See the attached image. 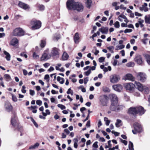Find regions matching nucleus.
Returning <instances> with one entry per match:
<instances>
[{
    "label": "nucleus",
    "instance_id": "obj_45",
    "mask_svg": "<svg viewBox=\"0 0 150 150\" xmlns=\"http://www.w3.org/2000/svg\"><path fill=\"white\" fill-rule=\"evenodd\" d=\"M57 106L61 110H63L66 108V107L62 104H59L57 105Z\"/></svg>",
    "mask_w": 150,
    "mask_h": 150
},
{
    "label": "nucleus",
    "instance_id": "obj_16",
    "mask_svg": "<svg viewBox=\"0 0 150 150\" xmlns=\"http://www.w3.org/2000/svg\"><path fill=\"white\" fill-rule=\"evenodd\" d=\"M4 107L6 110L8 112L11 111L13 109L12 106L8 102H6L5 103Z\"/></svg>",
    "mask_w": 150,
    "mask_h": 150
},
{
    "label": "nucleus",
    "instance_id": "obj_28",
    "mask_svg": "<svg viewBox=\"0 0 150 150\" xmlns=\"http://www.w3.org/2000/svg\"><path fill=\"white\" fill-rule=\"evenodd\" d=\"M144 20L146 23L150 24V15L145 16L144 17Z\"/></svg>",
    "mask_w": 150,
    "mask_h": 150
},
{
    "label": "nucleus",
    "instance_id": "obj_61",
    "mask_svg": "<svg viewBox=\"0 0 150 150\" xmlns=\"http://www.w3.org/2000/svg\"><path fill=\"white\" fill-rule=\"evenodd\" d=\"M30 94L31 96H33L35 94V92L34 90H30Z\"/></svg>",
    "mask_w": 150,
    "mask_h": 150
},
{
    "label": "nucleus",
    "instance_id": "obj_51",
    "mask_svg": "<svg viewBox=\"0 0 150 150\" xmlns=\"http://www.w3.org/2000/svg\"><path fill=\"white\" fill-rule=\"evenodd\" d=\"M105 59V58L104 57H101L99 58L98 61L100 62H102Z\"/></svg>",
    "mask_w": 150,
    "mask_h": 150
},
{
    "label": "nucleus",
    "instance_id": "obj_50",
    "mask_svg": "<svg viewBox=\"0 0 150 150\" xmlns=\"http://www.w3.org/2000/svg\"><path fill=\"white\" fill-rule=\"evenodd\" d=\"M93 49H95V51L94 54L95 55H97L99 53V51L97 50L96 47L95 46L93 47Z\"/></svg>",
    "mask_w": 150,
    "mask_h": 150
},
{
    "label": "nucleus",
    "instance_id": "obj_53",
    "mask_svg": "<svg viewBox=\"0 0 150 150\" xmlns=\"http://www.w3.org/2000/svg\"><path fill=\"white\" fill-rule=\"evenodd\" d=\"M33 57L35 59H36L39 58V55L34 52L33 53Z\"/></svg>",
    "mask_w": 150,
    "mask_h": 150
},
{
    "label": "nucleus",
    "instance_id": "obj_3",
    "mask_svg": "<svg viewBox=\"0 0 150 150\" xmlns=\"http://www.w3.org/2000/svg\"><path fill=\"white\" fill-rule=\"evenodd\" d=\"M30 24L32 25L31 29L35 30L40 28L41 25V23L40 21L33 20L31 21Z\"/></svg>",
    "mask_w": 150,
    "mask_h": 150
},
{
    "label": "nucleus",
    "instance_id": "obj_10",
    "mask_svg": "<svg viewBox=\"0 0 150 150\" xmlns=\"http://www.w3.org/2000/svg\"><path fill=\"white\" fill-rule=\"evenodd\" d=\"M137 76L138 79L142 82H144L146 80V76L143 73H138L137 74Z\"/></svg>",
    "mask_w": 150,
    "mask_h": 150
},
{
    "label": "nucleus",
    "instance_id": "obj_32",
    "mask_svg": "<svg viewBox=\"0 0 150 150\" xmlns=\"http://www.w3.org/2000/svg\"><path fill=\"white\" fill-rule=\"evenodd\" d=\"M37 6L38 9L40 11H43L45 9V7L43 5L37 4Z\"/></svg>",
    "mask_w": 150,
    "mask_h": 150
},
{
    "label": "nucleus",
    "instance_id": "obj_5",
    "mask_svg": "<svg viewBox=\"0 0 150 150\" xmlns=\"http://www.w3.org/2000/svg\"><path fill=\"white\" fill-rule=\"evenodd\" d=\"M134 129L132 130V132L134 134L138 133H140L142 131V127L141 125L138 123H135L134 125Z\"/></svg>",
    "mask_w": 150,
    "mask_h": 150
},
{
    "label": "nucleus",
    "instance_id": "obj_38",
    "mask_svg": "<svg viewBox=\"0 0 150 150\" xmlns=\"http://www.w3.org/2000/svg\"><path fill=\"white\" fill-rule=\"evenodd\" d=\"M103 90L105 93H109L110 91L109 88L106 86H104L103 87Z\"/></svg>",
    "mask_w": 150,
    "mask_h": 150
},
{
    "label": "nucleus",
    "instance_id": "obj_62",
    "mask_svg": "<svg viewBox=\"0 0 150 150\" xmlns=\"http://www.w3.org/2000/svg\"><path fill=\"white\" fill-rule=\"evenodd\" d=\"M121 25L122 27H127L128 26L127 23H122L121 24Z\"/></svg>",
    "mask_w": 150,
    "mask_h": 150
},
{
    "label": "nucleus",
    "instance_id": "obj_47",
    "mask_svg": "<svg viewBox=\"0 0 150 150\" xmlns=\"http://www.w3.org/2000/svg\"><path fill=\"white\" fill-rule=\"evenodd\" d=\"M121 16L122 17V18L124 19V21L126 23L129 22V20L127 19L125 15Z\"/></svg>",
    "mask_w": 150,
    "mask_h": 150
},
{
    "label": "nucleus",
    "instance_id": "obj_58",
    "mask_svg": "<svg viewBox=\"0 0 150 150\" xmlns=\"http://www.w3.org/2000/svg\"><path fill=\"white\" fill-rule=\"evenodd\" d=\"M12 100L14 102H16L17 101V99L16 97L13 95H12Z\"/></svg>",
    "mask_w": 150,
    "mask_h": 150
},
{
    "label": "nucleus",
    "instance_id": "obj_26",
    "mask_svg": "<svg viewBox=\"0 0 150 150\" xmlns=\"http://www.w3.org/2000/svg\"><path fill=\"white\" fill-rule=\"evenodd\" d=\"M85 3L86 6L88 8H90L91 6L92 1L91 0H85Z\"/></svg>",
    "mask_w": 150,
    "mask_h": 150
},
{
    "label": "nucleus",
    "instance_id": "obj_2",
    "mask_svg": "<svg viewBox=\"0 0 150 150\" xmlns=\"http://www.w3.org/2000/svg\"><path fill=\"white\" fill-rule=\"evenodd\" d=\"M110 107V109L112 111H116L123 109L124 106L122 105H120L118 102H113L111 103Z\"/></svg>",
    "mask_w": 150,
    "mask_h": 150
},
{
    "label": "nucleus",
    "instance_id": "obj_49",
    "mask_svg": "<svg viewBox=\"0 0 150 150\" xmlns=\"http://www.w3.org/2000/svg\"><path fill=\"white\" fill-rule=\"evenodd\" d=\"M126 65L127 67H133L134 65V64L133 62H130L128 63Z\"/></svg>",
    "mask_w": 150,
    "mask_h": 150
},
{
    "label": "nucleus",
    "instance_id": "obj_56",
    "mask_svg": "<svg viewBox=\"0 0 150 150\" xmlns=\"http://www.w3.org/2000/svg\"><path fill=\"white\" fill-rule=\"evenodd\" d=\"M49 76L48 74H46L45 75V77H44V79H46L47 80V82H49Z\"/></svg>",
    "mask_w": 150,
    "mask_h": 150
},
{
    "label": "nucleus",
    "instance_id": "obj_59",
    "mask_svg": "<svg viewBox=\"0 0 150 150\" xmlns=\"http://www.w3.org/2000/svg\"><path fill=\"white\" fill-rule=\"evenodd\" d=\"M148 40V39L147 38H145L141 40L144 44H146V41Z\"/></svg>",
    "mask_w": 150,
    "mask_h": 150
},
{
    "label": "nucleus",
    "instance_id": "obj_30",
    "mask_svg": "<svg viewBox=\"0 0 150 150\" xmlns=\"http://www.w3.org/2000/svg\"><path fill=\"white\" fill-rule=\"evenodd\" d=\"M69 57V55L67 54V53L65 52H64L63 54L62 57V59L63 60H67L68 59Z\"/></svg>",
    "mask_w": 150,
    "mask_h": 150
},
{
    "label": "nucleus",
    "instance_id": "obj_6",
    "mask_svg": "<svg viewBox=\"0 0 150 150\" xmlns=\"http://www.w3.org/2000/svg\"><path fill=\"white\" fill-rule=\"evenodd\" d=\"M76 3L74 0H68L66 4L67 8L70 10H75Z\"/></svg>",
    "mask_w": 150,
    "mask_h": 150
},
{
    "label": "nucleus",
    "instance_id": "obj_23",
    "mask_svg": "<svg viewBox=\"0 0 150 150\" xmlns=\"http://www.w3.org/2000/svg\"><path fill=\"white\" fill-rule=\"evenodd\" d=\"M147 4L146 3H144V4L142 5L141 7H139V9L141 11H144L145 12L147 11L148 8L147 7Z\"/></svg>",
    "mask_w": 150,
    "mask_h": 150
},
{
    "label": "nucleus",
    "instance_id": "obj_37",
    "mask_svg": "<svg viewBox=\"0 0 150 150\" xmlns=\"http://www.w3.org/2000/svg\"><path fill=\"white\" fill-rule=\"evenodd\" d=\"M107 49H108L109 51L112 53H114V47L113 46H109L107 47Z\"/></svg>",
    "mask_w": 150,
    "mask_h": 150
},
{
    "label": "nucleus",
    "instance_id": "obj_4",
    "mask_svg": "<svg viewBox=\"0 0 150 150\" xmlns=\"http://www.w3.org/2000/svg\"><path fill=\"white\" fill-rule=\"evenodd\" d=\"M59 49L56 47L52 48L50 51V54L51 57H59L60 54Z\"/></svg>",
    "mask_w": 150,
    "mask_h": 150
},
{
    "label": "nucleus",
    "instance_id": "obj_39",
    "mask_svg": "<svg viewBox=\"0 0 150 150\" xmlns=\"http://www.w3.org/2000/svg\"><path fill=\"white\" fill-rule=\"evenodd\" d=\"M129 150H133V144L132 142L130 141L129 144Z\"/></svg>",
    "mask_w": 150,
    "mask_h": 150
},
{
    "label": "nucleus",
    "instance_id": "obj_46",
    "mask_svg": "<svg viewBox=\"0 0 150 150\" xmlns=\"http://www.w3.org/2000/svg\"><path fill=\"white\" fill-rule=\"evenodd\" d=\"M46 44V42L44 40H42L41 41V43L40 44V46L42 47H44Z\"/></svg>",
    "mask_w": 150,
    "mask_h": 150
},
{
    "label": "nucleus",
    "instance_id": "obj_29",
    "mask_svg": "<svg viewBox=\"0 0 150 150\" xmlns=\"http://www.w3.org/2000/svg\"><path fill=\"white\" fill-rule=\"evenodd\" d=\"M144 57L146 59V62L148 64H150V55L147 54H145L143 55Z\"/></svg>",
    "mask_w": 150,
    "mask_h": 150
},
{
    "label": "nucleus",
    "instance_id": "obj_35",
    "mask_svg": "<svg viewBox=\"0 0 150 150\" xmlns=\"http://www.w3.org/2000/svg\"><path fill=\"white\" fill-rule=\"evenodd\" d=\"M39 145V144L38 143H36L34 145L30 146L29 149H34L38 147Z\"/></svg>",
    "mask_w": 150,
    "mask_h": 150
},
{
    "label": "nucleus",
    "instance_id": "obj_31",
    "mask_svg": "<svg viewBox=\"0 0 150 150\" xmlns=\"http://www.w3.org/2000/svg\"><path fill=\"white\" fill-rule=\"evenodd\" d=\"M60 37L59 34H56L54 35L53 38V40L54 41H57L59 39H60Z\"/></svg>",
    "mask_w": 150,
    "mask_h": 150
},
{
    "label": "nucleus",
    "instance_id": "obj_48",
    "mask_svg": "<svg viewBox=\"0 0 150 150\" xmlns=\"http://www.w3.org/2000/svg\"><path fill=\"white\" fill-rule=\"evenodd\" d=\"M68 94H71V95H73V91L71 90L70 88H69L67 92Z\"/></svg>",
    "mask_w": 150,
    "mask_h": 150
},
{
    "label": "nucleus",
    "instance_id": "obj_60",
    "mask_svg": "<svg viewBox=\"0 0 150 150\" xmlns=\"http://www.w3.org/2000/svg\"><path fill=\"white\" fill-rule=\"evenodd\" d=\"M121 16H124V15L121 14L118 17V19L120 21L122 22L123 21V18H122V17Z\"/></svg>",
    "mask_w": 150,
    "mask_h": 150
},
{
    "label": "nucleus",
    "instance_id": "obj_24",
    "mask_svg": "<svg viewBox=\"0 0 150 150\" xmlns=\"http://www.w3.org/2000/svg\"><path fill=\"white\" fill-rule=\"evenodd\" d=\"M99 30L103 34H107L108 31V28L107 27H102L101 28L99 29Z\"/></svg>",
    "mask_w": 150,
    "mask_h": 150
},
{
    "label": "nucleus",
    "instance_id": "obj_19",
    "mask_svg": "<svg viewBox=\"0 0 150 150\" xmlns=\"http://www.w3.org/2000/svg\"><path fill=\"white\" fill-rule=\"evenodd\" d=\"M112 87L115 91L119 92L121 91L123 88L122 86L120 84H117L113 85Z\"/></svg>",
    "mask_w": 150,
    "mask_h": 150
},
{
    "label": "nucleus",
    "instance_id": "obj_27",
    "mask_svg": "<svg viewBox=\"0 0 150 150\" xmlns=\"http://www.w3.org/2000/svg\"><path fill=\"white\" fill-rule=\"evenodd\" d=\"M4 53L6 55L5 58L7 61H9L11 59V55L10 54L5 50L4 51Z\"/></svg>",
    "mask_w": 150,
    "mask_h": 150
},
{
    "label": "nucleus",
    "instance_id": "obj_20",
    "mask_svg": "<svg viewBox=\"0 0 150 150\" xmlns=\"http://www.w3.org/2000/svg\"><path fill=\"white\" fill-rule=\"evenodd\" d=\"M51 57L50 54H48L45 52L42 55L41 58V60H47L49 59Z\"/></svg>",
    "mask_w": 150,
    "mask_h": 150
},
{
    "label": "nucleus",
    "instance_id": "obj_40",
    "mask_svg": "<svg viewBox=\"0 0 150 150\" xmlns=\"http://www.w3.org/2000/svg\"><path fill=\"white\" fill-rule=\"evenodd\" d=\"M144 22V21L143 20L141 19L140 18L139 19L138 22L139 23V24L140 25L141 28H142L144 26V25L143 24Z\"/></svg>",
    "mask_w": 150,
    "mask_h": 150
},
{
    "label": "nucleus",
    "instance_id": "obj_52",
    "mask_svg": "<svg viewBox=\"0 0 150 150\" xmlns=\"http://www.w3.org/2000/svg\"><path fill=\"white\" fill-rule=\"evenodd\" d=\"M36 103L37 105L40 106L42 105V101L40 100H38L36 101Z\"/></svg>",
    "mask_w": 150,
    "mask_h": 150
},
{
    "label": "nucleus",
    "instance_id": "obj_41",
    "mask_svg": "<svg viewBox=\"0 0 150 150\" xmlns=\"http://www.w3.org/2000/svg\"><path fill=\"white\" fill-rule=\"evenodd\" d=\"M116 47V50H121L124 48L125 45H117Z\"/></svg>",
    "mask_w": 150,
    "mask_h": 150
},
{
    "label": "nucleus",
    "instance_id": "obj_55",
    "mask_svg": "<svg viewBox=\"0 0 150 150\" xmlns=\"http://www.w3.org/2000/svg\"><path fill=\"white\" fill-rule=\"evenodd\" d=\"M132 30L131 29H126L124 31V33H130L132 32Z\"/></svg>",
    "mask_w": 150,
    "mask_h": 150
},
{
    "label": "nucleus",
    "instance_id": "obj_8",
    "mask_svg": "<svg viewBox=\"0 0 150 150\" xmlns=\"http://www.w3.org/2000/svg\"><path fill=\"white\" fill-rule=\"evenodd\" d=\"M100 104L103 106L106 105L108 100V97L106 95L100 96L99 97Z\"/></svg>",
    "mask_w": 150,
    "mask_h": 150
},
{
    "label": "nucleus",
    "instance_id": "obj_1",
    "mask_svg": "<svg viewBox=\"0 0 150 150\" xmlns=\"http://www.w3.org/2000/svg\"><path fill=\"white\" fill-rule=\"evenodd\" d=\"M145 111L144 108L142 106L133 107L128 109L127 113L129 115H133L137 114L141 115L145 113Z\"/></svg>",
    "mask_w": 150,
    "mask_h": 150
},
{
    "label": "nucleus",
    "instance_id": "obj_14",
    "mask_svg": "<svg viewBox=\"0 0 150 150\" xmlns=\"http://www.w3.org/2000/svg\"><path fill=\"white\" fill-rule=\"evenodd\" d=\"M123 79L125 80H129L131 81H134V78L132 74H127L123 77Z\"/></svg>",
    "mask_w": 150,
    "mask_h": 150
},
{
    "label": "nucleus",
    "instance_id": "obj_42",
    "mask_svg": "<svg viewBox=\"0 0 150 150\" xmlns=\"http://www.w3.org/2000/svg\"><path fill=\"white\" fill-rule=\"evenodd\" d=\"M104 120L105 122V124L106 125L108 126L110 123V121L108 119V118L105 117L104 118Z\"/></svg>",
    "mask_w": 150,
    "mask_h": 150
},
{
    "label": "nucleus",
    "instance_id": "obj_44",
    "mask_svg": "<svg viewBox=\"0 0 150 150\" xmlns=\"http://www.w3.org/2000/svg\"><path fill=\"white\" fill-rule=\"evenodd\" d=\"M114 27L116 28H119L120 25V23L119 22L117 21L114 24Z\"/></svg>",
    "mask_w": 150,
    "mask_h": 150
},
{
    "label": "nucleus",
    "instance_id": "obj_13",
    "mask_svg": "<svg viewBox=\"0 0 150 150\" xmlns=\"http://www.w3.org/2000/svg\"><path fill=\"white\" fill-rule=\"evenodd\" d=\"M125 88L126 90L132 91L134 88L135 85L132 83H125L124 85Z\"/></svg>",
    "mask_w": 150,
    "mask_h": 150
},
{
    "label": "nucleus",
    "instance_id": "obj_34",
    "mask_svg": "<svg viewBox=\"0 0 150 150\" xmlns=\"http://www.w3.org/2000/svg\"><path fill=\"white\" fill-rule=\"evenodd\" d=\"M57 81H59L60 83L63 84L64 81V79L63 78H61L60 76H58L57 77Z\"/></svg>",
    "mask_w": 150,
    "mask_h": 150
},
{
    "label": "nucleus",
    "instance_id": "obj_63",
    "mask_svg": "<svg viewBox=\"0 0 150 150\" xmlns=\"http://www.w3.org/2000/svg\"><path fill=\"white\" fill-rule=\"evenodd\" d=\"M91 73V71H90V70H89L85 72V74L86 76H88Z\"/></svg>",
    "mask_w": 150,
    "mask_h": 150
},
{
    "label": "nucleus",
    "instance_id": "obj_57",
    "mask_svg": "<svg viewBox=\"0 0 150 150\" xmlns=\"http://www.w3.org/2000/svg\"><path fill=\"white\" fill-rule=\"evenodd\" d=\"M120 140L121 142L124 144L125 145H126L127 144V142L125 140H123L121 139H120Z\"/></svg>",
    "mask_w": 150,
    "mask_h": 150
},
{
    "label": "nucleus",
    "instance_id": "obj_11",
    "mask_svg": "<svg viewBox=\"0 0 150 150\" xmlns=\"http://www.w3.org/2000/svg\"><path fill=\"white\" fill-rule=\"evenodd\" d=\"M134 61L139 65H142L144 61L142 56L140 55H137L134 58Z\"/></svg>",
    "mask_w": 150,
    "mask_h": 150
},
{
    "label": "nucleus",
    "instance_id": "obj_12",
    "mask_svg": "<svg viewBox=\"0 0 150 150\" xmlns=\"http://www.w3.org/2000/svg\"><path fill=\"white\" fill-rule=\"evenodd\" d=\"M75 8V10L79 11H82L83 8V7L81 3L79 2H76Z\"/></svg>",
    "mask_w": 150,
    "mask_h": 150
},
{
    "label": "nucleus",
    "instance_id": "obj_43",
    "mask_svg": "<svg viewBox=\"0 0 150 150\" xmlns=\"http://www.w3.org/2000/svg\"><path fill=\"white\" fill-rule=\"evenodd\" d=\"M143 91H144V92L146 94H147L149 92V89L148 87L146 86H144V89Z\"/></svg>",
    "mask_w": 150,
    "mask_h": 150
},
{
    "label": "nucleus",
    "instance_id": "obj_64",
    "mask_svg": "<svg viewBox=\"0 0 150 150\" xmlns=\"http://www.w3.org/2000/svg\"><path fill=\"white\" fill-rule=\"evenodd\" d=\"M112 134H114V135L115 136H118L119 135V133L117 132H115L113 131H112Z\"/></svg>",
    "mask_w": 150,
    "mask_h": 150
},
{
    "label": "nucleus",
    "instance_id": "obj_7",
    "mask_svg": "<svg viewBox=\"0 0 150 150\" xmlns=\"http://www.w3.org/2000/svg\"><path fill=\"white\" fill-rule=\"evenodd\" d=\"M13 35L15 36H21L24 35V32L22 28H18L15 29L13 31Z\"/></svg>",
    "mask_w": 150,
    "mask_h": 150
},
{
    "label": "nucleus",
    "instance_id": "obj_33",
    "mask_svg": "<svg viewBox=\"0 0 150 150\" xmlns=\"http://www.w3.org/2000/svg\"><path fill=\"white\" fill-rule=\"evenodd\" d=\"M4 78L6 79L7 81H9L11 80V78L10 75L8 74H6L4 75Z\"/></svg>",
    "mask_w": 150,
    "mask_h": 150
},
{
    "label": "nucleus",
    "instance_id": "obj_15",
    "mask_svg": "<svg viewBox=\"0 0 150 150\" xmlns=\"http://www.w3.org/2000/svg\"><path fill=\"white\" fill-rule=\"evenodd\" d=\"M109 97L111 100V103L114 101L118 102V98L116 95L111 93L109 95Z\"/></svg>",
    "mask_w": 150,
    "mask_h": 150
},
{
    "label": "nucleus",
    "instance_id": "obj_25",
    "mask_svg": "<svg viewBox=\"0 0 150 150\" xmlns=\"http://www.w3.org/2000/svg\"><path fill=\"white\" fill-rule=\"evenodd\" d=\"M18 42V40L16 38H14L11 40L10 42V44L11 45L14 46H16Z\"/></svg>",
    "mask_w": 150,
    "mask_h": 150
},
{
    "label": "nucleus",
    "instance_id": "obj_9",
    "mask_svg": "<svg viewBox=\"0 0 150 150\" xmlns=\"http://www.w3.org/2000/svg\"><path fill=\"white\" fill-rule=\"evenodd\" d=\"M120 79V77L118 75H112L110 76V82L112 83H115L118 82Z\"/></svg>",
    "mask_w": 150,
    "mask_h": 150
},
{
    "label": "nucleus",
    "instance_id": "obj_18",
    "mask_svg": "<svg viewBox=\"0 0 150 150\" xmlns=\"http://www.w3.org/2000/svg\"><path fill=\"white\" fill-rule=\"evenodd\" d=\"M18 6L20 8L24 9H26L29 8V6L28 5L21 1L19 2Z\"/></svg>",
    "mask_w": 150,
    "mask_h": 150
},
{
    "label": "nucleus",
    "instance_id": "obj_22",
    "mask_svg": "<svg viewBox=\"0 0 150 150\" xmlns=\"http://www.w3.org/2000/svg\"><path fill=\"white\" fill-rule=\"evenodd\" d=\"M135 85L137 86L138 90L141 91H142L144 89V86H143L139 82L135 81Z\"/></svg>",
    "mask_w": 150,
    "mask_h": 150
},
{
    "label": "nucleus",
    "instance_id": "obj_21",
    "mask_svg": "<svg viewBox=\"0 0 150 150\" xmlns=\"http://www.w3.org/2000/svg\"><path fill=\"white\" fill-rule=\"evenodd\" d=\"M74 42L76 44H78L79 42V34L78 33H76L74 37Z\"/></svg>",
    "mask_w": 150,
    "mask_h": 150
},
{
    "label": "nucleus",
    "instance_id": "obj_54",
    "mask_svg": "<svg viewBox=\"0 0 150 150\" xmlns=\"http://www.w3.org/2000/svg\"><path fill=\"white\" fill-rule=\"evenodd\" d=\"M98 142H96L93 144V147L94 148H97L98 147Z\"/></svg>",
    "mask_w": 150,
    "mask_h": 150
},
{
    "label": "nucleus",
    "instance_id": "obj_17",
    "mask_svg": "<svg viewBox=\"0 0 150 150\" xmlns=\"http://www.w3.org/2000/svg\"><path fill=\"white\" fill-rule=\"evenodd\" d=\"M11 124L14 127L18 125L17 118L15 115H14L13 117H11Z\"/></svg>",
    "mask_w": 150,
    "mask_h": 150
},
{
    "label": "nucleus",
    "instance_id": "obj_36",
    "mask_svg": "<svg viewBox=\"0 0 150 150\" xmlns=\"http://www.w3.org/2000/svg\"><path fill=\"white\" fill-rule=\"evenodd\" d=\"M122 121L121 120L119 119H117V120L116 123H115V125L117 127H119L122 125L121 124Z\"/></svg>",
    "mask_w": 150,
    "mask_h": 150
}]
</instances>
